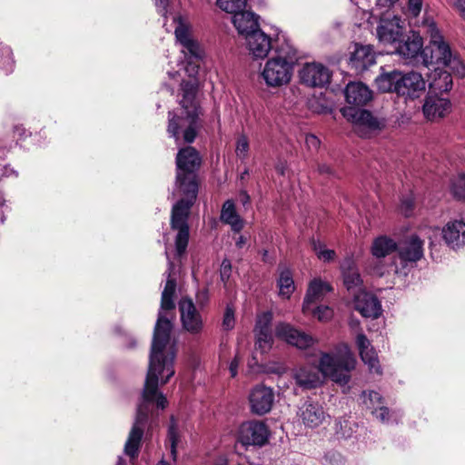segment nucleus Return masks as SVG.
Listing matches in <instances>:
<instances>
[{
	"instance_id": "obj_1",
	"label": "nucleus",
	"mask_w": 465,
	"mask_h": 465,
	"mask_svg": "<svg viewBox=\"0 0 465 465\" xmlns=\"http://www.w3.org/2000/svg\"><path fill=\"white\" fill-rule=\"evenodd\" d=\"M165 255L168 261L167 280L162 292L161 307L153 330L149 367L141 401L137 406L135 420L124 445V453L131 459L138 456L143 435V426L150 412V405L154 403L158 409L163 410L168 404L166 397L158 390L159 382L165 384L175 372L173 369L175 347L170 344L173 322L167 318V312L173 311L175 307L173 296L176 282L171 277L174 266L167 250H165Z\"/></svg>"
},
{
	"instance_id": "obj_2",
	"label": "nucleus",
	"mask_w": 465,
	"mask_h": 465,
	"mask_svg": "<svg viewBox=\"0 0 465 465\" xmlns=\"http://www.w3.org/2000/svg\"><path fill=\"white\" fill-rule=\"evenodd\" d=\"M202 163L197 150L192 146L182 148L176 155V182L175 187L183 195L172 209L171 227L177 231L175 237V249L177 255H182L188 245L189 226L188 217L190 209L194 203L198 183L196 172Z\"/></svg>"
},
{
	"instance_id": "obj_3",
	"label": "nucleus",
	"mask_w": 465,
	"mask_h": 465,
	"mask_svg": "<svg viewBox=\"0 0 465 465\" xmlns=\"http://www.w3.org/2000/svg\"><path fill=\"white\" fill-rule=\"evenodd\" d=\"M169 0H155L157 11L164 18L163 27L166 31L174 29L176 42L182 46L185 61L181 62L177 71H169L168 75L175 82H180V87H199L201 82L198 61L203 56L200 44L193 37L192 26L186 16L177 14H168Z\"/></svg>"
},
{
	"instance_id": "obj_4",
	"label": "nucleus",
	"mask_w": 465,
	"mask_h": 465,
	"mask_svg": "<svg viewBox=\"0 0 465 465\" xmlns=\"http://www.w3.org/2000/svg\"><path fill=\"white\" fill-rule=\"evenodd\" d=\"M180 114L169 112L167 133L173 137L176 144L181 142L192 143L201 128L200 115L202 110L197 99L198 89H182Z\"/></svg>"
},
{
	"instance_id": "obj_5",
	"label": "nucleus",
	"mask_w": 465,
	"mask_h": 465,
	"mask_svg": "<svg viewBox=\"0 0 465 465\" xmlns=\"http://www.w3.org/2000/svg\"><path fill=\"white\" fill-rule=\"evenodd\" d=\"M356 359L347 344H340L331 352H322L318 370L326 378L340 385L351 380V371L355 369Z\"/></svg>"
},
{
	"instance_id": "obj_6",
	"label": "nucleus",
	"mask_w": 465,
	"mask_h": 465,
	"mask_svg": "<svg viewBox=\"0 0 465 465\" xmlns=\"http://www.w3.org/2000/svg\"><path fill=\"white\" fill-rule=\"evenodd\" d=\"M276 54L270 58L263 68L262 75L269 86L287 84L292 75V65L297 59L296 50L285 42L275 47Z\"/></svg>"
},
{
	"instance_id": "obj_7",
	"label": "nucleus",
	"mask_w": 465,
	"mask_h": 465,
	"mask_svg": "<svg viewBox=\"0 0 465 465\" xmlns=\"http://www.w3.org/2000/svg\"><path fill=\"white\" fill-rule=\"evenodd\" d=\"M418 26L423 29V32L430 37V45L431 47V54L429 56L426 54V49L423 50V62L426 66L430 64H442L449 65L453 60L450 47L445 42L440 30L438 28L433 17L427 13L424 14L422 20L418 24Z\"/></svg>"
},
{
	"instance_id": "obj_8",
	"label": "nucleus",
	"mask_w": 465,
	"mask_h": 465,
	"mask_svg": "<svg viewBox=\"0 0 465 465\" xmlns=\"http://www.w3.org/2000/svg\"><path fill=\"white\" fill-rule=\"evenodd\" d=\"M399 259L401 267L393 262L389 266H376L374 273L379 276H383L385 273L393 271L395 274L406 275L409 267H413L423 257V242L417 235H411L404 242H402L398 249Z\"/></svg>"
},
{
	"instance_id": "obj_9",
	"label": "nucleus",
	"mask_w": 465,
	"mask_h": 465,
	"mask_svg": "<svg viewBox=\"0 0 465 465\" xmlns=\"http://www.w3.org/2000/svg\"><path fill=\"white\" fill-rule=\"evenodd\" d=\"M341 113L353 125L354 131L361 137H369L371 133L381 130L384 122L375 117L370 111L352 106L341 108Z\"/></svg>"
},
{
	"instance_id": "obj_10",
	"label": "nucleus",
	"mask_w": 465,
	"mask_h": 465,
	"mask_svg": "<svg viewBox=\"0 0 465 465\" xmlns=\"http://www.w3.org/2000/svg\"><path fill=\"white\" fill-rule=\"evenodd\" d=\"M381 73L375 78L377 87H424L425 81L420 73H402L398 70L386 71L381 68Z\"/></svg>"
},
{
	"instance_id": "obj_11",
	"label": "nucleus",
	"mask_w": 465,
	"mask_h": 465,
	"mask_svg": "<svg viewBox=\"0 0 465 465\" xmlns=\"http://www.w3.org/2000/svg\"><path fill=\"white\" fill-rule=\"evenodd\" d=\"M372 18H379L376 36L381 43L396 44L402 36L401 18L392 12L371 13Z\"/></svg>"
},
{
	"instance_id": "obj_12",
	"label": "nucleus",
	"mask_w": 465,
	"mask_h": 465,
	"mask_svg": "<svg viewBox=\"0 0 465 465\" xmlns=\"http://www.w3.org/2000/svg\"><path fill=\"white\" fill-rule=\"evenodd\" d=\"M450 89H430L422 106L426 119L433 121L444 117L450 110Z\"/></svg>"
},
{
	"instance_id": "obj_13",
	"label": "nucleus",
	"mask_w": 465,
	"mask_h": 465,
	"mask_svg": "<svg viewBox=\"0 0 465 465\" xmlns=\"http://www.w3.org/2000/svg\"><path fill=\"white\" fill-rule=\"evenodd\" d=\"M299 82L306 87H328L331 73L321 63H306L298 71Z\"/></svg>"
},
{
	"instance_id": "obj_14",
	"label": "nucleus",
	"mask_w": 465,
	"mask_h": 465,
	"mask_svg": "<svg viewBox=\"0 0 465 465\" xmlns=\"http://www.w3.org/2000/svg\"><path fill=\"white\" fill-rule=\"evenodd\" d=\"M178 306L183 330L193 335L201 334L204 328L203 320L192 299L182 298Z\"/></svg>"
},
{
	"instance_id": "obj_15",
	"label": "nucleus",
	"mask_w": 465,
	"mask_h": 465,
	"mask_svg": "<svg viewBox=\"0 0 465 465\" xmlns=\"http://www.w3.org/2000/svg\"><path fill=\"white\" fill-rule=\"evenodd\" d=\"M266 424L259 420L243 422L239 429V441L244 446H262L269 439Z\"/></svg>"
},
{
	"instance_id": "obj_16",
	"label": "nucleus",
	"mask_w": 465,
	"mask_h": 465,
	"mask_svg": "<svg viewBox=\"0 0 465 465\" xmlns=\"http://www.w3.org/2000/svg\"><path fill=\"white\" fill-rule=\"evenodd\" d=\"M248 400L251 411L262 416L272 410L274 402V392L270 387L256 385L251 390Z\"/></svg>"
},
{
	"instance_id": "obj_17",
	"label": "nucleus",
	"mask_w": 465,
	"mask_h": 465,
	"mask_svg": "<svg viewBox=\"0 0 465 465\" xmlns=\"http://www.w3.org/2000/svg\"><path fill=\"white\" fill-rule=\"evenodd\" d=\"M376 63V53L371 45L354 44L350 53L349 65L356 73H362Z\"/></svg>"
},
{
	"instance_id": "obj_18",
	"label": "nucleus",
	"mask_w": 465,
	"mask_h": 465,
	"mask_svg": "<svg viewBox=\"0 0 465 465\" xmlns=\"http://www.w3.org/2000/svg\"><path fill=\"white\" fill-rule=\"evenodd\" d=\"M275 335L300 350L309 348L316 341L311 335L283 322H281L276 326Z\"/></svg>"
},
{
	"instance_id": "obj_19",
	"label": "nucleus",
	"mask_w": 465,
	"mask_h": 465,
	"mask_svg": "<svg viewBox=\"0 0 465 465\" xmlns=\"http://www.w3.org/2000/svg\"><path fill=\"white\" fill-rule=\"evenodd\" d=\"M245 42L250 54L256 59H264L272 48L271 36L262 30L249 34Z\"/></svg>"
},
{
	"instance_id": "obj_20",
	"label": "nucleus",
	"mask_w": 465,
	"mask_h": 465,
	"mask_svg": "<svg viewBox=\"0 0 465 465\" xmlns=\"http://www.w3.org/2000/svg\"><path fill=\"white\" fill-rule=\"evenodd\" d=\"M446 244L453 249H460L465 245V223L461 220L450 221L441 230Z\"/></svg>"
},
{
	"instance_id": "obj_21",
	"label": "nucleus",
	"mask_w": 465,
	"mask_h": 465,
	"mask_svg": "<svg viewBox=\"0 0 465 465\" xmlns=\"http://www.w3.org/2000/svg\"><path fill=\"white\" fill-rule=\"evenodd\" d=\"M343 282L347 290L355 296L361 289L362 280L351 257H346L341 263Z\"/></svg>"
},
{
	"instance_id": "obj_22",
	"label": "nucleus",
	"mask_w": 465,
	"mask_h": 465,
	"mask_svg": "<svg viewBox=\"0 0 465 465\" xmlns=\"http://www.w3.org/2000/svg\"><path fill=\"white\" fill-rule=\"evenodd\" d=\"M356 310L366 318H378L381 313V305L377 297L365 291L354 296Z\"/></svg>"
},
{
	"instance_id": "obj_23",
	"label": "nucleus",
	"mask_w": 465,
	"mask_h": 465,
	"mask_svg": "<svg viewBox=\"0 0 465 465\" xmlns=\"http://www.w3.org/2000/svg\"><path fill=\"white\" fill-rule=\"evenodd\" d=\"M331 291V285L320 278H315L311 281L303 301V312L308 313L311 311V305L312 303L322 301L324 296Z\"/></svg>"
},
{
	"instance_id": "obj_24",
	"label": "nucleus",
	"mask_w": 465,
	"mask_h": 465,
	"mask_svg": "<svg viewBox=\"0 0 465 465\" xmlns=\"http://www.w3.org/2000/svg\"><path fill=\"white\" fill-rule=\"evenodd\" d=\"M356 343L359 348L360 356L361 361L368 365L369 371L371 373L381 374V368L378 360V356L373 347L371 345L367 337L361 333L357 335Z\"/></svg>"
},
{
	"instance_id": "obj_25",
	"label": "nucleus",
	"mask_w": 465,
	"mask_h": 465,
	"mask_svg": "<svg viewBox=\"0 0 465 465\" xmlns=\"http://www.w3.org/2000/svg\"><path fill=\"white\" fill-rule=\"evenodd\" d=\"M337 96L336 89H325V92L313 94L307 102L308 107L313 113H331L335 107L333 97Z\"/></svg>"
},
{
	"instance_id": "obj_26",
	"label": "nucleus",
	"mask_w": 465,
	"mask_h": 465,
	"mask_svg": "<svg viewBox=\"0 0 465 465\" xmlns=\"http://www.w3.org/2000/svg\"><path fill=\"white\" fill-rule=\"evenodd\" d=\"M303 424L310 428L318 427L325 419V413L318 403L305 401L297 412Z\"/></svg>"
},
{
	"instance_id": "obj_27",
	"label": "nucleus",
	"mask_w": 465,
	"mask_h": 465,
	"mask_svg": "<svg viewBox=\"0 0 465 465\" xmlns=\"http://www.w3.org/2000/svg\"><path fill=\"white\" fill-rule=\"evenodd\" d=\"M232 24L235 26L238 33L247 37L249 34L261 30L258 23V16L252 12L249 11H238L232 15Z\"/></svg>"
},
{
	"instance_id": "obj_28",
	"label": "nucleus",
	"mask_w": 465,
	"mask_h": 465,
	"mask_svg": "<svg viewBox=\"0 0 465 465\" xmlns=\"http://www.w3.org/2000/svg\"><path fill=\"white\" fill-rule=\"evenodd\" d=\"M220 220L223 223L229 225L233 232H240L244 227V220L238 213L232 199L226 200L223 203Z\"/></svg>"
},
{
	"instance_id": "obj_29",
	"label": "nucleus",
	"mask_w": 465,
	"mask_h": 465,
	"mask_svg": "<svg viewBox=\"0 0 465 465\" xmlns=\"http://www.w3.org/2000/svg\"><path fill=\"white\" fill-rule=\"evenodd\" d=\"M337 95L342 94L347 103L346 106L361 109L373 98L371 89H336Z\"/></svg>"
},
{
	"instance_id": "obj_30",
	"label": "nucleus",
	"mask_w": 465,
	"mask_h": 465,
	"mask_svg": "<svg viewBox=\"0 0 465 465\" xmlns=\"http://www.w3.org/2000/svg\"><path fill=\"white\" fill-rule=\"evenodd\" d=\"M422 47V37L419 34L413 32L404 41L401 42L400 40L398 42L396 52L404 58L411 59L416 57L420 53H423Z\"/></svg>"
},
{
	"instance_id": "obj_31",
	"label": "nucleus",
	"mask_w": 465,
	"mask_h": 465,
	"mask_svg": "<svg viewBox=\"0 0 465 465\" xmlns=\"http://www.w3.org/2000/svg\"><path fill=\"white\" fill-rule=\"evenodd\" d=\"M296 383L303 389L316 388L321 384L318 371L312 366H302L294 371Z\"/></svg>"
},
{
	"instance_id": "obj_32",
	"label": "nucleus",
	"mask_w": 465,
	"mask_h": 465,
	"mask_svg": "<svg viewBox=\"0 0 465 465\" xmlns=\"http://www.w3.org/2000/svg\"><path fill=\"white\" fill-rule=\"evenodd\" d=\"M398 249L396 242L387 236H379L374 239L371 252L376 259L385 258Z\"/></svg>"
},
{
	"instance_id": "obj_33",
	"label": "nucleus",
	"mask_w": 465,
	"mask_h": 465,
	"mask_svg": "<svg viewBox=\"0 0 465 465\" xmlns=\"http://www.w3.org/2000/svg\"><path fill=\"white\" fill-rule=\"evenodd\" d=\"M453 84L452 77L450 73L445 70L434 68L433 72L429 75L428 87H451Z\"/></svg>"
},
{
	"instance_id": "obj_34",
	"label": "nucleus",
	"mask_w": 465,
	"mask_h": 465,
	"mask_svg": "<svg viewBox=\"0 0 465 465\" xmlns=\"http://www.w3.org/2000/svg\"><path fill=\"white\" fill-rule=\"evenodd\" d=\"M278 287L279 293L281 296L287 299L290 298L295 287L292 279V274L289 269L284 268L281 271L280 277L278 280Z\"/></svg>"
},
{
	"instance_id": "obj_35",
	"label": "nucleus",
	"mask_w": 465,
	"mask_h": 465,
	"mask_svg": "<svg viewBox=\"0 0 465 465\" xmlns=\"http://www.w3.org/2000/svg\"><path fill=\"white\" fill-rule=\"evenodd\" d=\"M255 350L262 353L269 351L272 346L273 339L271 331H255Z\"/></svg>"
},
{
	"instance_id": "obj_36",
	"label": "nucleus",
	"mask_w": 465,
	"mask_h": 465,
	"mask_svg": "<svg viewBox=\"0 0 465 465\" xmlns=\"http://www.w3.org/2000/svg\"><path fill=\"white\" fill-rule=\"evenodd\" d=\"M247 0H216V5L223 11L234 15L246 6Z\"/></svg>"
},
{
	"instance_id": "obj_37",
	"label": "nucleus",
	"mask_w": 465,
	"mask_h": 465,
	"mask_svg": "<svg viewBox=\"0 0 465 465\" xmlns=\"http://www.w3.org/2000/svg\"><path fill=\"white\" fill-rule=\"evenodd\" d=\"M167 440L170 444L171 454L173 459L176 457V446L179 442V433L177 430V424L173 417L170 419V424L168 428Z\"/></svg>"
},
{
	"instance_id": "obj_38",
	"label": "nucleus",
	"mask_w": 465,
	"mask_h": 465,
	"mask_svg": "<svg viewBox=\"0 0 465 465\" xmlns=\"http://www.w3.org/2000/svg\"><path fill=\"white\" fill-rule=\"evenodd\" d=\"M450 192L454 198L465 200V173H460L453 179Z\"/></svg>"
},
{
	"instance_id": "obj_39",
	"label": "nucleus",
	"mask_w": 465,
	"mask_h": 465,
	"mask_svg": "<svg viewBox=\"0 0 465 465\" xmlns=\"http://www.w3.org/2000/svg\"><path fill=\"white\" fill-rule=\"evenodd\" d=\"M0 68L5 73L13 72L15 68V60L13 58V52L10 47L5 46L1 50Z\"/></svg>"
},
{
	"instance_id": "obj_40",
	"label": "nucleus",
	"mask_w": 465,
	"mask_h": 465,
	"mask_svg": "<svg viewBox=\"0 0 465 465\" xmlns=\"http://www.w3.org/2000/svg\"><path fill=\"white\" fill-rule=\"evenodd\" d=\"M313 250L317 257L323 262H331L334 260L336 253L333 250L327 249L321 242H313Z\"/></svg>"
},
{
	"instance_id": "obj_41",
	"label": "nucleus",
	"mask_w": 465,
	"mask_h": 465,
	"mask_svg": "<svg viewBox=\"0 0 465 465\" xmlns=\"http://www.w3.org/2000/svg\"><path fill=\"white\" fill-rule=\"evenodd\" d=\"M7 148L0 141V179L9 177L11 175L17 176L16 172L10 168V166L4 163V159L7 154Z\"/></svg>"
},
{
	"instance_id": "obj_42",
	"label": "nucleus",
	"mask_w": 465,
	"mask_h": 465,
	"mask_svg": "<svg viewBox=\"0 0 465 465\" xmlns=\"http://www.w3.org/2000/svg\"><path fill=\"white\" fill-rule=\"evenodd\" d=\"M249 153V141L246 135L242 134L238 137L235 146V154L237 158L245 160Z\"/></svg>"
},
{
	"instance_id": "obj_43",
	"label": "nucleus",
	"mask_w": 465,
	"mask_h": 465,
	"mask_svg": "<svg viewBox=\"0 0 465 465\" xmlns=\"http://www.w3.org/2000/svg\"><path fill=\"white\" fill-rule=\"evenodd\" d=\"M424 0H407L405 15L408 18H418L423 7Z\"/></svg>"
},
{
	"instance_id": "obj_44",
	"label": "nucleus",
	"mask_w": 465,
	"mask_h": 465,
	"mask_svg": "<svg viewBox=\"0 0 465 465\" xmlns=\"http://www.w3.org/2000/svg\"><path fill=\"white\" fill-rule=\"evenodd\" d=\"M272 320V314L270 312H264L257 318L255 331H271L270 325Z\"/></svg>"
},
{
	"instance_id": "obj_45",
	"label": "nucleus",
	"mask_w": 465,
	"mask_h": 465,
	"mask_svg": "<svg viewBox=\"0 0 465 465\" xmlns=\"http://www.w3.org/2000/svg\"><path fill=\"white\" fill-rule=\"evenodd\" d=\"M414 208V198L412 194H409L401 199L400 210L401 213L408 217L411 215Z\"/></svg>"
},
{
	"instance_id": "obj_46",
	"label": "nucleus",
	"mask_w": 465,
	"mask_h": 465,
	"mask_svg": "<svg viewBox=\"0 0 465 465\" xmlns=\"http://www.w3.org/2000/svg\"><path fill=\"white\" fill-rule=\"evenodd\" d=\"M234 311L231 306L227 305L223 319V326L225 330H232L234 326Z\"/></svg>"
},
{
	"instance_id": "obj_47",
	"label": "nucleus",
	"mask_w": 465,
	"mask_h": 465,
	"mask_svg": "<svg viewBox=\"0 0 465 465\" xmlns=\"http://www.w3.org/2000/svg\"><path fill=\"white\" fill-rule=\"evenodd\" d=\"M312 312L321 322L328 321L332 317V310L328 306H320Z\"/></svg>"
},
{
	"instance_id": "obj_48",
	"label": "nucleus",
	"mask_w": 465,
	"mask_h": 465,
	"mask_svg": "<svg viewBox=\"0 0 465 465\" xmlns=\"http://www.w3.org/2000/svg\"><path fill=\"white\" fill-rule=\"evenodd\" d=\"M398 1L399 0H377L375 7L372 9V13L391 12V7Z\"/></svg>"
},
{
	"instance_id": "obj_49",
	"label": "nucleus",
	"mask_w": 465,
	"mask_h": 465,
	"mask_svg": "<svg viewBox=\"0 0 465 465\" xmlns=\"http://www.w3.org/2000/svg\"><path fill=\"white\" fill-rule=\"evenodd\" d=\"M232 272V264L228 259H224L221 264L220 276L223 282L229 280Z\"/></svg>"
},
{
	"instance_id": "obj_50",
	"label": "nucleus",
	"mask_w": 465,
	"mask_h": 465,
	"mask_svg": "<svg viewBox=\"0 0 465 465\" xmlns=\"http://www.w3.org/2000/svg\"><path fill=\"white\" fill-rule=\"evenodd\" d=\"M449 65H450L451 69L459 77L462 78L465 76V65L460 59L454 57L451 64Z\"/></svg>"
},
{
	"instance_id": "obj_51",
	"label": "nucleus",
	"mask_w": 465,
	"mask_h": 465,
	"mask_svg": "<svg viewBox=\"0 0 465 465\" xmlns=\"http://www.w3.org/2000/svg\"><path fill=\"white\" fill-rule=\"evenodd\" d=\"M372 414L375 415V417L381 421L389 422L390 411L388 408L381 407L379 409H375L372 411Z\"/></svg>"
},
{
	"instance_id": "obj_52",
	"label": "nucleus",
	"mask_w": 465,
	"mask_h": 465,
	"mask_svg": "<svg viewBox=\"0 0 465 465\" xmlns=\"http://www.w3.org/2000/svg\"><path fill=\"white\" fill-rule=\"evenodd\" d=\"M305 143L309 149L317 150L320 147L321 141L314 134H307L305 137Z\"/></svg>"
},
{
	"instance_id": "obj_53",
	"label": "nucleus",
	"mask_w": 465,
	"mask_h": 465,
	"mask_svg": "<svg viewBox=\"0 0 465 465\" xmlns=\"http://www.w3.org/2000/svg\"><path fill=\"white\" fill-rule=\"evenodd\" d=\"M362 396L364 398V403L365 404H367L368 401L372 405H374L375 403H381V396L378 392H376V391H370L368 395L366 394V392H363Z\"/></svg>"
},
{
	"instance_id": "obj_54",
	"label": "nucleus",
	"mask_w": 465,
	"mask_h": 465,
	"mask_svg": "<svg viewBox=\"0 0 465 465\" xmlns=\"http://www.w3.org/2000/svg\"><path fill=\"white\" fill-rule=\"evenodd\" d=\"M209 301V292L207 289H203L202 291L198 292L196 295V302L199 304V306L203 307Z\"/></svg>"
},
{
	"instance_id": "obj_55",
	"label": "nucleus",
	"mask_w": 465,
	"mask_h": 465,
	"mask_svg": "<svg viewBox=\"0 0 465 465\" xmlns=\"http://www.w3.org/2000/svg\"><path fill=\"white\" fill-rule=\"evenodd\" d=\"M239 364H240V360L238 359L237 356H235L230 362L229 371H230L231 376L232 378L236 377V375L238 373Z\"/></svg>"
},
{
	"instance_id": "obj_56",
	"label": "nucleus",
	"mask_w": 465,
	"mask_h": 465,
	"mask_svg": "<svg viewBox=\"0 0 465 465\" xmlns=\"http://www.w3.org/2000/svg\"><path fill=\"white\" fill-rule=\"evenodd\" d=\"M318 172L321 174H324V175H331L333 173L331 167L326 163L319 164Z\"/></svg>"
},
{
	"instance_id": "obj_57",
	"label": "nucleus",
	"mask_w": 465,
	"mask_h": 465,
	"mask_svg": "<svg viewBox=\"0 0 465 465\" xmlns=\"http://www.w3.org/2000/svg\"><path fill=\"white\" fill-rule=\"evenodd\" d=\"M454 5L465 19V0H454Z\"/></svg>"
},
{
	"instance_id": "obj_58",
	"label": "nucleus",
	"mask_w": 465,
	"mask_h": 465,
	"mask_svg": "<svg viewBox=\"0 0 465 465\" xmlns=\"http://www.w3.org/2000/svg\"><path fill=\"white\" fill-rule=\"evenodd\" d=\"M7 206L5 205V201L4 199L3 194L0 193V223L4 222L5 220V209H6Z\"/></svg>"
},
{
	"instance_id": "obj_59",
	"label": "nucleus",
	"mask_w": 465,
	"mask_h": 465,
	"mask_svg": "<svg viewBox=\"0 0 465 465\" xmlns=\"http://www.w3.org/2000/svg\"><path fill=\"white\" fill-rule=\"evenodd\" d=\"M14 132L15 134H17L19 137H23L26 135V130L22 125H16L14 128Z\"/></svg>"
},
{
	"instance_id": "obj_60",
	"label": "nucleus",
	"mask_w": 465,
	"mask_h": 465,
	"mask_svg": "<svg viewBox=\"0 0 465 465\" xmlns=\"http://www.w3.org/2000/svg\"><path fill=\"white\" fill-rule=\"evenodd\" d=\"M240 199L242 205H246L250 203V196L245 191L240 193Z\"/></svg>"
},
{
	"instance_id": "obj_61",
	"label": "nucleus",
	"mask_w": 465,
	"mask_h": 465,
	"mask_svg": "<svg viewBox=\"0 0 465 465\" xmlns=\"http://www.w3.org/2000/svg\"><path fill=\"white\" fill-rule=\"evenodd\" d=\"M345 87L347 88H350V87H368L365 84H363L362 82H351L350 81L349 83L346 84Z\"/></svg>"
},
{
	"instance_id": "obj_62",
	"label": "nucleus",
	"mask_w": 465,
	"mask_h": 465,
	"mask_svg": "<svg viewBox=\"0 0 465 465\" xmlns=\"http://www.w3.org/2000/svg\"><path fill=\"white\" fill-rule=\"evenodd\" d=\"M247 239L243 235H240L235 242L236 246L238 248H242L244 244L246 243Z\"/></svg>"
},
{
	"instance_id": "obj_63",
	"label": "nucleus",
	"mask_w": 465,
	"mask_h": 465,
	"mask_svg": "<svg viewBox=\"0 0 465 465\" xmlns=\"http://www.w3.org/2000/svg\"><path fill=\"white\" fill-rule=\"evenodd\" d=\"M383 91L384 92H391V91H394V89L388 88V89H383ZM395 91H397L399 95H405V92L403 91V89H395Z\"/></svg>"
},
{
	"instance_id": "obj_64",
	"label": "nucleus",
	"mask_w": 465,
	"mask_h": 465,
	"mask_svg": "<svg viewBox=\"0 0 465 465\" xmlns=\"http://www.w3.org/2000/svg\"><path fill=\"white\" fill-rule=\"evenodd\" d=\"M117 465H126L123 457L118 458Z\"/></svg>"
}]
</instances>
